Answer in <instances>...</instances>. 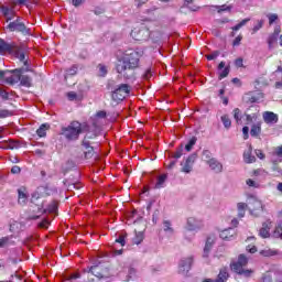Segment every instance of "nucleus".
<instances>
[{
  "instance_id": "79ce46f5",
  "label": "nucleus",
  "mask_w": 282,
  "mask_h": 282,
  "mask_svg": "<svg viewBox=\"0 0 282 282\" xmlns=\"http://www.w3.org/2000/svg\"><path fill=\"white\" fill-rule=\"evenodd\" d=\"M97 68H98V72H99V76H101V77L107 76V73H108L107 66H105L102 64H99L97 66Z\"/></svg>"
},
{
  "instance_id": "4c0bfd02",
  "label": "nucleus",
  "mask_w": 282,
  "mask_h": 282,
  "mask_svg": "<svg viewBox=\"0 0 282 282\" xmlns=\"http://www.w3.org/2000/svg\"><path fill=\"white\" fill-rule=\"evenodd\" d=\"M267 17L269 19V25H272L279 21V14L276 13H269Z\"/></svg>"
},
{
  "instance_id": "774afa93",
  "label": "nucleus",
  "mask_w": 282,
  "mask_h": 282,
  "mask_svg": "<svg viewBox=\"0 0 282 282\" xmlns=\"http://www.w3.org/2000/svg\"><path fill=\"white\" fill-rule=\"evenodd\" d=\"M151 76H152L151 69L148 68V69L145 70V73L143 74V78H144L145 80H149V78H151Z\"/></svg>"
},
{
  "instance_id": "052dcab7",
  "label": "nucleus",
  "mask_w": 282,
  "mask_h": 282,
  "mask_svg": "<svg viewBox=\"0 0 282 282\" xmlns=\"http://www.w3.org/2000/svg\"><path fill=\"white\" fill-rule=\"evenodd\" d=\"M242 39H243V36L238 35V36L234 40V42H232L234 47H237V45H241V40H242Z\"/></svg>"
},
{
  "instance_id": "cd10ccee",
  "label": "nucleus",
  "mask_w": 282,
  "mask_h": 282,
  "mask_svg": "<svg viewBox=\"0 0 282 282\" xmlns=\"http://www.w3.org/2000/svg\"><path fill=\"white\" fill-rule=\"evenodd\" d=\"M50 129V124L44 123L42 124L37 130H36V134L39 135V138H45V135H47V130Z\"/></svg>"
},
{
  "instance_id": "09e8293b",
  "label": "nucleus",
  "mask_w": 282,
  "mask_h": 282,
  "mask_svg": "<svg viewBox=\"0 0 282 282\" xmlns=\"http://www.w3.org/2000/svg\"><path fill=\"white\" fill-rule=\"evenodd\" d=\"M163 230H164L165 232H173V227L171 226V221L165 220V221L163 223Z\"/></svg>"
},
{
  "instance_id": "6e6d98bb",
  "label": "nucleus",
  "mask_w": 282,
  "mask_h": 282,
  "mask_svg": "<svg viewBox=\"0 0 282 282\" xmlns=\"http://www.w3.org/2000/svg\"><path fill=\"white\" fill-rule=\"evenodd\" d=\"M262 281L263 282H272V273H270V272L264 273L262 276Z\"/></svg>"
},
{
  "instance_id": "39448f33",
  "label": "nucleus",
  "mask_w": 282,
  "mask_h": 282,
  "mask_svg": "<svg viewBox=\"0 0 282 282\" xmlns=\"http://www.w3.org/2000/svg\"><path fill=\"white\" fill-rule=\"evenodd\" d=\"M129 91L131 88L127 84H121L113 93H112V100L116 102H120L124 100L129 96Z\"/></svg>"
},
{
  "instance_id": "393cba45",
  "label": "nucleus",
  "mask_w": 282,
  "mask_h": 282,
  "mask_svg": "<svg viewBox=\"0 0 282 282\" xmlns=\"http://www.w3.org/2000/svg\"><path fill=\"white\" fill-rule=\"evenodd\" d=\"M14 47L12 45L6 43V41L0 39V54H6V52H12Z\"/></svg>"
},
{
  "instance_id": "f8f14e48",
  "label": "nucleus",
  "mask_w": 282,
  "mask_h": 282,
  "mask_svg": "<svg viewBox=\"0 0 282 282\" xmlns=\"http://www.w3.org/2000/svg\"><path fill=\"white\" fill-rule=\"evenodd\" d=\"M281 34V26H276L267 40L269 50H274L279 45V35Z\"/></svg>"
},
{
  "instance_id": "9d476101",
  "label": "nucleus",
  "mask_w": 282,
  "mask_h": 282,
  "mask_svg": "<svg viewBox=\"0 0 282 282\" xmlns=\"http://www.w3.org/2000/svg\"><path fill=\"white\" fill-rule=\"evenodd\" d=\"M88 272H91L97 279H109V276H111V274H109V269L102 264L91 267Z\"/></svg>"
},
{
  "instance_id": "7ed1b4c3",
  "label": "nucleus",
  "mask_w": 282,
  "mask_h": 282,
  "mask_svg": "<svg viewBox=\"0 0 282 282\" xmlns=\"http://www.w3.org/2000/svg\"><path fill=\"white\" fill-rule=\"evenodd\" d=\"M249 213L253 215V217H259L263 213V203L259 200L257 197L248 198Z\"/></svg>"
},
{
  "instance_id": "72a5a7b5",
  "label": "nucleus",
  "mask_w": 282,
  "mask_h": 282,
  "mask_svg": "<svg viewBox=\"0 0 282 282\" xmlns=\"http://www.w3.org/2000/svg\"><path fill=\"white\" fill-rule=\"evenodd\" d=\"M259 133H261V123L253 124L251 127L250 135H252L253 138H257Z\"/></svg>"
},
{
  "instance_id": "423d86ee",
  "label": "nucleus",
  "mask_w": 282,
  "mask_h": 282,
  "mask_svg": "<svg viewBox=\"0 0 282 282\" xmlns=\"http://www.w3.org/2000/svg\"><path fill=\"white\" fill-rule=\"evenodd\" d=\"M9 72L10 74L6 76V83H9V85H14L21 80V74H24V72H30V67L17 68Z\"/></svg>"
},
{
  "instance_id": "13d9d810",
  "label": "nucleus",
  "mask_w": 282,
  "mask_h": 282,
  "mask_svg": "<svg viewBox=\"0 0 282 282\" xmlns=\"http://www.w3.org/2000/svg\"><path fill=\"white\" fill-rule=\"evenodd\" d=\"M57 206H56V203H51L50 205H48V208H47V212L48 213H55L56 210H57Z\"/></svg>"
},
{
  "instance_id": "6ab92c4d",
  "label": "nucleus",
  "mask_w": 282,
  "mask_h": 282,
  "mask_svg": "<svg viewBox=\"0 0 282 282\" xmlns=\"http://www.w3.org/2000/svg\"><path fill=\"white\" fill-rule=\"evenodd\" d=\"M11 52L14 53L15 58H19V61L23 63L24 67H28V59L25 58V52H23V50L12 48Z\"/></svg>"
},
{
  "instance_id": "338daca9",
  "label": "nucleus",
  "mask_w": 282,
  "mask_h": 282,
  "mask_svg": "<svg viewBox=\"0 0 282 282\" xmlns=\"http://www.w3.org/2000/svg\"><path fill=\"white\" fill-rule=\"evenodd\" d=\"M236 67H243V58L239 57L235 61Z\"/></svg>"
},
{
  "instance_id": "b1692460",
  "label": "nucleus",
  "mask_w": 282,
  "mask_h": 282,
  "mask_svg": "<svg viewBox=\"0 0 282 282\" xmlns=\"http://www.w3.org/2000/svg\"><path fill=\"white\" fill-rule=\"evenodd\" d=\"M230 274L228 273V269L227 268H223L220 269L218 276L216 279V282H226L228 281Z\"/></svg>"
},
{
  "instance_id": "3c124183",
  "label": "nucleus",
  "mask_w": 282,
  "mask_h": 282,
  "mask_svg": "<svg viewBox=\"0 0 282 282\" xmlns=\"http://www.w3.org/2000/svg\"><path fill=\"white\" fill-rule=\"evenodd\" d=\"M246 184L250 188H259V183H257L256 181H252V178L247 180Z\"/></svg>"
},
{
  "instance_id": "680f3d73",
  "label": "nucleus",
  "mask_w": 282,
  "mask_h": 282,
  "mask_svg": "<svg viewBox=\"0 0 282 282\" xmlns=\"http://www.w3.org/2000/svg\"><path fill=\"white\" fill-rule=\"evenodd\" d=\"M183 149H178L174 154H173V158H175V160H180V158H182L183 155Z\"/></svg>"
},
{
  "instance_id": "412c9836",
  "label": "nucleus",
  "mask_w": 282,
  "mask_h": 282,
  "mask_svg": "<svg viewBox=\"0 0 282 282\" xmlns=\"http://www.w3.org/2000/svg\"><path fill=\"white\" fill-rule=\"evenodd\" d=\"M219 236H220V239H224V241H230L232 237H235V229L228 228V229L221 230Z\"/></svg>"
},
{
  "instance_id": "603ef678",
  "label": "nucleus",
  "mask_w": 282,
  "mask_h": 282,
  "mask_svg": "<svg viewBox=\"0 0 282 282\" xmlns=\"http://www.w3.org/2000/svg\"><path fill=\"white\" fill-rule=\"evenodd\" d=\"M96 120L105 119L107 118V112L105 110H100L95 115Z\"/></svg>"
},
{
  "instance_id": "bb28decb",
  "label": "nucleus",
  "mask_w": 282,
  "mask_h": 282,
  "mask_svg": "<svg viewBox=\"0 0 282 282\" xmlns=\"http://www.w3.org/2000/svg\"><path fill=\"white\" fill-rule=\"evenodd\" d=\"M260 254L262 257H276V254H279V251L276 249L265 248L260 251Z\"/></svg>"
},
{
  "instance_id": "a18cd8bd",
  "label": "nucleus",
  "mask_w": 282,
  "mask_h": 282,
  "mask_svg": "<svg viewBox=\"0 0 282 282\" xmlns=\"http://www.w3.org/2000/svg\"><path fill=\"white\" fill-rule=\"evenodd\" d=\"M273 236L282 239V221L276 226Z\"/></svg>"
},
{
  "instance_id": "58836bf2",
  "label": "nucleus",
  "mask_w": 282,
  "mask_h": 282,
  "mask_svg": "<svg viewBox=\"0 0 282 282\" xmlns=\"http://www.w3.org/2000/svg\"><path fill=\"white\" fill-rule=\"evenodd\" d=\"M19 230H21V223H19V221H13V223L10 225V231H11V232H19Z\"/></svg>"
},
{
  "instance_id": "5701e85b",
  "label": "nucleus",
  "mask_w": 282,
  "mask_h": 282,
  "mask_svg": "<svg viewBox=\"0 0 282 282\" xmlns=\"http://www.w3.org/2000/svg\"><path fill=\"white\" fill-rule=\"evenodd\" d=\"M243 161L246 164H252V162L257 161V159L252 155V147H249V149L245 151Z\"/></svg>"
},
{
  "instance_id": "a19ab883",
  "label": "nucleus",
  "mask_w": 282,
  "mask_h": 282,
  "mask_svg": "<svg viewBox=\"0 0 282 282\" xmlns=\"http://www.w3.org/2000/svg\"><path fill=\"white\" fill-rule=\"evenodd\" d=\"M249 21H250V18H247V19L242 20L241 22H239L234 28H231V30H234L235 32H238V30H241V28H243V25H246V23H248Z\"/></svg>"
},
{
  "instance_id": "e433bc0d",
  "label": "nucleus",
  "mask_w": 282,
  "mask_h": 282,
  "mask_svg": "<svg viewBox=\"0 0 282 282\" xmlns=\"http://www.w3.org/2000/svg\"><path fill=\"white\" fill-rule=\"evenodd\" d=\"M76 74H78V66H72L66 70L65 78H67V76H76Z\"/></svg>"
},
{
  "instance_id": "4be33fe9",
  "label": "nucleus",
  "mask_w": 282,
  "mask_h": 282,
  "mask_svg": "<svg viewBox=\"0 0 282 282\" xmlns=\"http://www.w3.org/2000/svg\"><path fill=\"white\" fill-rule=\"evenodd\" d=\"M236 265H237V268H239V269L243 268L245 265H248V258H246V256H243V254H240V256L238 257V261H237V262H234V263L231 264V270L235 271V267H236Z\"/></svg>"
},
{
  "instance_id": "5fc2aeb1",
  "label": "nucleus",
  "mask_w": 282,
  "mask_h": 282,
  "mask_svg": "<svg viewBox=\"0 0 282 282\" xmlns=\"http://www.w3.org/2000/svg\"><path fill=\"white\" fill-rule=\"evenodd\" d=\"M219 56V51H215L214 53L206 55L207 61H215Z\"/></svg>"
},
{
  "instance_id": "864d4df0",
  "label": "nucleus",
  "mask_w": 282,
  "mask_h": 282,
  "mask_svg": "<svg viewBox=\"0 0 282 282\" xmlns=\"http://www.w3.org/2000/svg\"><path fill=\"white\" fill-rule=\"evenodd\" d=\"M8 74H11L10 70H0V82L1 83H6V76H8Z\"/></svg>"
},
{
  "instance_id": "8fccbe9b",
  "label": "nucleus",
  "mask_w": 282,
  "mask_h": 282,
  "mask_svg": "<svg viewBox=\"0 0 282 282\" xmlns=\"http://www.w3.org/2000/svg\"><path fill=\"white\" fill-rule=\"evenodd\" d=\"M261 28H263V20H258L252 29L253 34H257V32L261 30Z\"/></svg>"
},
{
  "instance_id": "0eeeda50",
  "label": "nucleus",
  "mask_w": 282,
  "mask_h": 282,
  "mask_svg": "<svg viewBox=\"0 0 282 282\" xmlns=\"http://www.w3.org/2000/svg\"><path fill=\"white\" fill-rule=\"evenodd\" d=\"M204 228V220L196 218V217H188L185 229H187L189 232H197L198 230H202Z\"/></svg>"
},
{
  "instance_id": "1a4fd4ad",
  "label": "nucleus",
  "mask_w": 282,
  "mask_h": 282,
  "mask_svg": "<svg viewBox=\"0 0 282 282\" xmlns=\"http://www.w3.org/2000/svg\"><path fill=\"white\" fill-rule=\"evenodd\" d=\"M193 268V257H184L178 261V274L186 275Z\"/></svg>"
},
{
  "instance_id": "de8ad7c7",
  "label": "nucleus",
  "mask_w": 282,
  "mask_h": 282,
  "mask_svg": "<svg viewBox=\"0 0 282 282\" xmlns=\"http://www.w3.org/2000/svg\"><path fill=\"white\" fill-rule=\"evenodd\" d=\"M230 74V66H226L220 73H219V80L223 78H226Z\"/></svg>"
},
{
  "instance_id": "c9c22d12",
  "label": "nucleus",
  "mask_w": 282,
  "mask_h": 282,
  "mask_svg": "<svg viewBox=\"0 0 282 282\" xmlns=\"http://www.w3.org/2000/svg\"><path fill=\"white\" fill-rule=\"evenodd\" d=\"M234 118L237 124H241V110L239 108L234 109Z\"/></svg>"
},
{
  "instance_id": "a211bd4d",
  "label": "nucleus",
  "mask_w": 282,
  "mask_h": 282,
  "mask_svg": "<svg viewBox=\"0 0 282 282\" xmlns=\"http://www.w3.org/2000/svg\"><path fill=\"white\" fill-rule=\"evenodd\" d=\"M207 164L214 173H221L224 171V164H221L217 159H210L207 161Z\"/></svg>"
},
{
  "instance_id": "f257e3e1",
  "label": "nucleus",
  "mask_w": 282,
  "mask_h": 282,
  "mask_svg": "<svg viewBox=\"0 0 282 282\" xmlns=\"http://www.w3.org/2000/svg\"><path fill=\"white\" fill-rule=\"evenodd\" d=\"M140 61V54L133 50H128L121 59L117 63V72L123 78H132L133 70L138 67V63Z\"/></svg>"
},
{
  "instance_id": "aec40b11",
  "label": "nucleus",
  "mask_w": 282,
  "mask_h": 282,
  "mask_svg": "<svg viewBox=\"0 0 282 282\" xmlns=\"http://www.w3.org/2000/svg\"><path fill=\"white\" fill-rule=\"evenodd\" d=\"M28 202V189L25 187L18 189V203L21 206H24V204Z\"/></svg>"
},
{
  "instance_id": "6e6552de",
  "label": "nucleus",
  "mask_w": 282,
  "mask_h": 282,
  "mask_svg": "<svg viewBox=\"0 0 282 282\" xmlns=\"http://www.w3.org/2000/svg\"><path fill=\"white\" fill-rule=\"evenodd\" d=\"M94 138H96V134H86L82 144L85 149V158L86 160H91V158H94V147H91V141L89 140H94Z\"/></svg>"
},
{
  "instance_id": "473e14b6",
  "label": "nucleus",
  "mask_w": 282,
  "mask_h": 282,
  "mask_svg": "<svg viewBox=\"0 0 282 282\" xmlns=\"http://www.w3.org/2000/svg\"><path fill=\"white\" fill-rule=\"evenodd\" d=\"M220 120H221L225 129H230V127L232 126V121L230 120V117L228 115L221 116Z\"/></svg>"
},
{
  "instance_id": "c756f323",
  "label": "nucleus",
  "mask_w": 282,
  "mask_h": 282,
  "mask_svg": "<svg viewBox=\"0 0 282 282\" xmlns=\"http://www.w3.org/2000/svg\"><path fill=\"white\" fill-rule=\"evenodd\" d=\"M234 272H236L237 274H242V276H251L253 271L243 268L239 269V267L236 265Z\"/></svg>"
},
{
  "instance_id": "4468645a",
  "label": "nucleus",
  "mask_w": 282,
  "mask_h": 282,
  "mask_svg": "<svg viewBox=\"0 0 282 282\" xmlns=\"http://www.w3.org/2000/svg\"><path fill=\"white\" fill-rule=\"evenodd\" d=\"M243 102H247V105H252L253 102H259V100H263L262 93H247L242 97Z\"/></svg>"
},
{
  "instance_id": "7c9ffc66",
  "label": "nucleus",
  "mask_w": 282,
  "mask_h": 282,
  "mask_svg": "<svg viewBox=\"0 0 282 282\" xmlns=\"http://www.w3.org/2000/svg\"><path fill=\"white\" fill-rule=\"evenodd\" d=\"M67 98L68 100H72V101H80L83 100V94H76L75 91H69L67 93Z\"/></svg>"
},
{
  "instance_id": "0e129e2a",
  "label": "nucleus",
  "mask_w": 282,
  "mask_h": 282,
  "mask_svg": "<svg viewBox=\"0 0 282 282\" xmlns=\"http://www.w3.org/2000/svg\"><path fill=\"white\" fill-rule=\"evenodd\" d=\"M72 3L75 8H79V6H83V3H85V0H72Z\"/></svg>"
},
{
  "instance_id": "e2e57ef3",
  "label": "nucleus",
  "mask_w": 282,
  "mask_h": 282,
  "mask_svg": "<svg viewBox=\"0 0 282 282\" xmlns=\"http://www.w3.org/2000/svg\"><path fill=\"white\" fill-rule=\"evenodd\" d=\"M9 116H12L9 110H0V118H8Z\"/></svg>"
},
{
  "instance_id": "bf43d9fd",
  "label": "nucleus",
  "mask_w": 282,
  "mask_h": 282,
  "mask_svg": "<svg viewBox=\"0 0 282 282\" xmlns=\"http://www.w3.org/2000/svg\"><path fill=\"white\" fill-rule=\"evenodd\" d=\"M94 14H97V17L100 15V14H105V9L101 8V7H96L94 9Z\"/></svg>"
},
{
  "instance_id": "dca6fc26",
  "label": "nucleus",
  "mask_w": 282,
  "mask_h": 282,
  "mask_svg": "<svg viewBox=\"0 0 282 282\" xmlns=\"http://www.w3.org/2000/svg\"><path fill=\"white\" fill-rule=\"evenodd\" d=\"M216 241H217V235L209 234L204 248V257H208V252H210V249L213 248V246H215Z\"/></svg>"
},
{
  "instance_id": "2eb2a0df",
  "label": "nucleus",
  "mask_w": 282,
  "mask_h": 282,
  "mask_svg": "<svg viewBox=\"0 0 282 282\" xmlns=\"http://www.w3.org/2000/svg\"><path fill=\"white\" fill-rule=\"evenodd\" d=\"M262 118L267 124H276L279 122V115L272 111H264Z\"/></svg>"
},
{
  "instance_id": "49530a36",
  "label": "nucleus",
  "mask_w": 282,
  "mask_h": 282,
  "mask_svg": "<svg viewBox=\"0 0 282 282\" xmlns=\"http://www.w3.org/2000/svg\"><path fill=\"white\" fill-rule=\"evenodd\" d=\"M164 182H166V175L159 176L155 188H162V186H164Z\"/></svg>"
},
{
  "instance_id": "37998d69",
  "label": "nucleus",
  "mask_w": 282,
  "mask_h": 282,
  "mask_svg": "<svg viewBox=\"0 0 282 282\" xmlns=\"http://www.w3.org/2000/svg\"><path fill=\"white\" fill-rule=\"evenodd\" d=\"M133 276H135V269L130 268L128 269V275L123 279V281L129 282L131 279H133Z\"/></svg>"
},
{
  "instance_id": "69168bd1",
  "label": "nucleus",
  "mask_w": 282,
  "mask_h": 282,
  "mask_svg": "<svg viewBox=\"0 0 282 282\" xmlns=\"http://www.w3.org/2000/svg\"><path fill=\"white\" fill-rule=\"evenodd\" d=\"M116 243H120L121 246H124L127 243L124 241V235H120L118 239H116Z\"/></svg>"
},
{
  "instance_id": "20e7f679",
  "label": "nucleus",
  "mask_w": 282,
  "mask_h": 282,
  "mask_svg": "<svg viewBox=\"0 0 282 282\" xmlns=\"http://www.w3.org/2000/svg\"><path fill=\"white\" fill-rule=\"evenodd\" d=\"M131 36L134 41H149V39H151V31H149V28L145 25H142L132 30Z\"/></svg>"
},
{
  "instance_id": "ea45409f",
  "label": "nucleus",
  "mask_w": 282,
  "mask_h": 282,
  "mask_svg": "<svg viewBox=\"0 0 282 282\" xmlns=\"http://www.w3.org/2000/svg\"><path fill=\"white\" fill-rule=\"evenodd\" d=\"M215 158H213V153H210V151L205 150L203 151V160L204 162H206L208 164V161L214 160Z\"/></svg>"
},
{
  "instance_id": "a878e982",
  "label": "nucleus",
  "mask_w": 282,
  "mask_h": 282,
  "mask_svg": "<svg viewBox=\"0 0 282 282\" xmlns=\"http://www.w3.org/2000/svg\"><path fill=\"white\" fill-rule=\"evenodd\" d=\"M248 206L249 205L246 204V203H238L237 204L238 216L240 218H243L246 216V210H247Z\"/></svg>"
},
{
  "instance_id": "9b49d317",
  "label": "nucleus",
  "mask_w": 282,
  "mask_h": 282,
  "mask_svg": "<svg viewBox=\"0 0 282 282\" xmlns=\"http://www.w3.org/2000/svg\"><path fill=\"white\" fill-rule=\"evenodd\" d=\"M7 28L8 30H10V32H21V34L24 35L30 34V29L25 28V24L21 22V20L19 19H17L13 22H10Z\"/></svg>"
},
{
  "instance_id": "4d7b16f0",
  "label": "nucleus",
  "mask_w": 282,
  "mask_h": 282,
  "mask_svg": "<svg viewBox=\"0 0 282 282\" xmlns=\"http://www.w3.org/2000/svg\"><path fill=\"white\" fill-rule=\"evenodd\" d=\"M247 118V124H250V122H254V120H257V115H246Z\"/></svg>"
},
{
  "instance_id": "ddd939ff",
  "label": "nucleus",
  "mask_w": 282,
  "mask_h": 282,
  "mask_svg": "<svg viewBox=\"0 0 282 282\" xmlns=\"http://www.w3.org/2000/svg\"><path fill=\"white\" fill-rule=\"evenodd\" d=\"M195 160H197V154L196 153H193L191 154L184 163H181V171L182 173H191L193 171V165L195 164Z\"/></svg>"
},
{
  "instance_id": "f03ea898",
  "label": "nucleus",
  "mask_w": 282,
  "mask_h": 282,
  "mask_svg": "<svg viewBox=\"0 0 282 282\" xmlns=\"http://www.w3.org/2000/svg\"><path fill=\"white\" fill-rule=\"evenodd\" d=\"M80 133H83V124L78 121H73L69 126L62 128V135L69 142L78 140Z\"/></svg>"
},
{
  "instance_id": "f3484780",
  "label": "nucleus",
  "mask_w": 282,
  "mask_h": 282,
  "mask_svg": "<svg viewBox=\"0 0 282 282\" xmlns=\"http://www.w3.org/2000/svg\"><path fill=\"white\" fill-rule=\"evenodd\" d=\"M272 228V221L267 220L262 224V227L259 230V235L262 239H268L270 237V230Z\"/></svg>"
},
{
  "instance_id": "c85d7f7f",
  "label": "nucleus",
  "mask_w": 282,
  "mask_h": 282,
  "mask_svg": "<svg viewBox=\"0 0 282 282\" xmlns=\"http://www.w3.org/2000/svg\"><path fill=\"white\" fill-rule=\"evenodd\" d=\"M20 83L23 87H32V77L28 75H20Z\"/></svg>"
},
{
  "instance_id": "2f4dec72",
  "label": "nucleus",
  "mask_w": 282,
  "mask_h": 282,
  "mask_svg": "<svg viewBox=\"0 0 282 282\" xmlns=\"http://www.w3.org/2000/svg\"><path fill=\"white\" fill-rule=\"evenodd\" d=\"M142 241H144V232L135 231V236L133 238V243H135V246H140V243Z\"/></svg>"
},
{
  "instance_id": "c03bdc74",
  "label": "nucleus",
  "mask_w": 282,
  "mask_h": 282,
  "mask_svg": "<svg viewBox=\"0 0 282 282\" xmlns=\"http://www.w3.org/2000/svg\"><path fill=\"white\" fill-rule=\"evenodd\" d=\"M197 142L196 138H192L188 143L185 145V151L189 152L193 150V147H195V143Z\"/></svg>"
},
{
  "instance_id": "f704fd0d",
  "label": "nucleus",
  "mask_w": 282,
  "mask_h": 282,
  "mask_svg": "<svg viewBox=\"0 0 282 282\" xmlns=\"http://www.w3.org/2000/svg\"><path fill=\"white\" fill-rule=\"evenodd\" d=\"M215 8L218 14H221V12H230L232 10V6H227V4L216 6Z\"/></svg>"
}]
</instances>
